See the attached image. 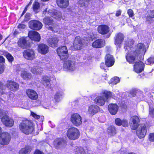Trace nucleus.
I'll return each mask as SVG.
<instances>
[{
    "mask_svg": "<svg viewBox=\"0 0 154 154\" xmlns=\"http://www.w3.org/2000/svg\"><path fill=\"white\" fill-rule=\"evenodd\" d=\"M105 60L106 65L107 66L109 67L112 66L114 63V60L112 56L107 54L105 57Z\"/></svg>",
    "mask_w": 154,
    "mask_h": 154,
    "instance_id": "obj_24",
    "label": "nucleus"
},
{
    "mask_svg": "<svg viewBox=\"0 0 154 154\" xmlns=\"http://www.w3.org/2000/svg\"><path fill=\"white\" fill-rule=\"evenodd\" d=\"M21 131L26 134L31 133L34 130L33 125L32 123L28 120H23L20 125Z\"/></svg>",
    "mask_w": 154,
    "mask_h": 154,
    "instance_id": "obj_2",
    "label": "nucleus"
},
{
    "mask_svg": "<svg viewBox=\"0 0 154 154\" xmlns=\"http://www.w3.org/2000/svg\"><path fill=\"white\" fill-rule=\"evenodd\" d=\"M115 123L116 125L118 126L122 125L124 127L128 126V122L126 120H122L119 118H117L115 120Z\"/></svg>",
    "mask_w": 154,
    "mask_h": 154,
    "instance_id": "obj_32",
    "label": "nucleus"
},
{
    "mask_svg": "<svg viewBox=\"0 0 154 154\" xmlns=\"http://www.w3.org/2000/svg\"><path fill=\"white\" fill-rule=\"evenodd\" d=\"M149 106V115L151 117L154 118V109L151 108L150 106Z\"/></svg>",
    "mask_w": 154,
    "mask_h": 154,
    "instance_id": "obj_47",
    "label": "nucleus"
},
{
    "mask_svg": "<svg viewBox=\"0 0 154 154\" xmlns=\"http://www.w3.org/2000/svg\"><path fill=\"white\" fill-rule=\"evenodd\" d=\"M63 67L65 70L74 71L75 69V62L71 60L66 61L64 63Z\"/></svg>",
    "mask_w": 154,
    "mask_h": 154,
    "instance_id": "obj_12",
    "label": "nucleus"
},
{
    "mask_svg": "<svg viewBox=\"0 0 154 154\" xmlns=\"http://www.w3.org/2000/svg\"><path fill=\"white\" fill-rule=\"evenodd\" d=\"M26 93L28 97L31 99L35 100L38 98L37 92L33 90L27 89L26 90Z\"/></svg>",
    "mask_w": 154,
    "mask_h": 154,
    "instance_id": "obj_23",
    "label": "nucleus"
},
{
    "mask_svg": "<svg viewBox=\"0 0 154 154\" xmlns=\"http://www.w3.org/2000/svg\"><path fill=\"white\" fill-rule=\"evenodd\" d=\"M114 94L110 92L105 91L103 94L101 96L97 97L94 100L95 103L100 106H103L106 100L109 97L114 98Z\"/></svg>",
    "mask_w": 154,
    "mask_h": 154,
    "instance_id": "obj_3",
    "label": "nucleus"
},
{
    "mask_svg": "<svg viewBox=\"0 0 154 154\" xmlns=\"http://www.w3.org/2000/svg\"><path fill=\"white\" fill-rule=\"evenodd\" d=\"M53 143L57 149L64 148L66 146V141L61 138L56 139L54 141Z\"/></svg>",
    "mask_w": 154,
    "mask_h": 154,
    "instance_id": "obj_14",
    "label": "nucleus"
},
{
    "mask_svg": "<svg viewBox=\"0 0 154 154\" xmlns=\"http://www.w3.org/2000/svg\"><path fill=\"white\" fill-rule=\"evenodd\" d=\"M19 29H24L26 27V26L23 24H20L18 26Z\"/></svg>",
    "mask_w": 154,
    "mask_h": 154,
    "instance_id": "obj_55",
    "label": "nucleus"
},
{
    "mask_svg": "<svg viewBox=\"0 0 154 154\" xmlns=\"http://www.w3.org/2000/svg\"><path fill=\"white\" fill-rule=\"evenodd\" d=\"M74 47L75 49L79 50L82 45V42L80 37L79 36L75 37L74 43Z\"/></svg>",
    "mask_w": 154,
    "mask_h": 154,
    "instance_id": "obj_28",
    "label": "nucleus"
},
{
    "mask_svg": "<svg viewBox=\"0 0 154 154\" xmlns=\"http://www.w3.org/2000/svg\"><path fill=\"white\" fill-rule=\"evenodd\" d=\"M46 12H47V9L46 8L45 10L43 11V14H46Z\"/></svg>",
    "mask_w": 154,
    "mask_h": 154,
    "instance_id": "obj_62",
    "label": "nucleus"
},
{
    "mask_svg": "<svg viewBox=\"0 0 154 154\" xmlns=\"http://www.w3.org/2000/svg\"><path fill=\"white\" fill-rule=\"evenodd\" d=\"M58 41V38L54 37L49 38L48 40V42L51 46L52 47H55L57 46Z\"/></svg>",
    "mask_w": 154,
    "mask_h": 154,
    "instance_id": "obj_30",
    "label": "nucleus"
},
{
    "mask_svg": "<svg viewBox=\"0 0 154 154\" xmlns=\"http://www.w3.org/2000/svg\"><path fill=\"white\" fill-rule=\"evenodd\" d=\"M31 71L33 74L36 75L39 74L43 72V69L38 66L33 67L31 68Z\"/></svg>",
    "mask_w": 154,
    "mask_h": 154,
    "instance_id": "obj_34",
    "label": "nucleus"
},
{
    "mask_svg": "<svg viewBox=\"0 0 154 154\" xmlns=\"http://www.w3.org/2000/svg\"><path fill=\"white\" fill-rule=\"evenodd\" d=\"M5 62V59L4 57L2 56H0V63H4Z\"/></svg>",
    "mask_w": 154,
    "mask_h": 154,
    "instance_id": "obj_56",
    "label": "nucleus"
},
{
    "mask_svg": "<svg viewBox=\"0 0 154 154\" xmlns=\"http://www.w3.org/2000/svg\"><path fill=\"white\" fill-rule=\"evenodd\" d=\"M21 76L23 79H30L31 78V74L28 73L27 72L25 71H22L21 73Z\"/></svg>",
    "mask_w": 154,
    "mask_h": 154,
    "instance_id": "obj_36",
    "label": "nucleus"
},
{
    "mask_svg": "<svg viewBox=\"0 0 154 154\" xmlns=\"http://www.w3.org/2000/svg\"><path fill=\"white\" fill-rule=\"evenodd\" d=\"M18 34V32L16 31H15L14 32V34L15 35H17Z\"/></svg>",
    "mask_w": 154,
    "mask_h": 154,
    "instance_id": "obj_63",
    "label": "nucleus"
},
{
    "mask_svg": "<svg viewBox=\"0 0 154 154\" xmlns=\"http://www.w3.org/2000/svg\"><path fill=\"white\" fill-rule=\"evenodd\" d=\"M144 67V64L139 60L138 62H136L134 65V71L137 73H140L143 70Z\"/></svg>",
    "mask_w": 154,
    "mask_h": 154,
    "instance_id": "obj_16",
    "label": "nucleus"
},
{
    "mask_svg": "<svg viewBox=\"0 0 154 154\" xmlns=\"http://www.w3.org/2000/svg\"><path fill=\"white\" fill-rule=\"evenodd\" d=\"M6 85L7 87L12 91H16L19 88V85L17 83L11 80L8 81Z\"/></svg>",
    "mask_w": 154,
    "mask_h": 154,
    "instance_id": "obj_17",
    "label": "nucleus"
},
{
    "mask_svg": "<svg viewBox=\"0 0 154 154\" xmlns=\"http://www.w3.org/2000/svg\"><path fill=\"white\" fill-rule=\"evenodd\" d=\"M4 55L6 56L9 62H11L13 61L14 58L9 53L5 52L4 53Z\"/></svg>",
    "mask_w": 154,
    "mask_h": 154,
    "instance_id": "obj_41",
    "label": "nucleus"
},
{
    "mask_svg": "<svg viewBox=\"0 0 154 154\" xmlns=\"http://www.w3.org/2000/svg\"><path fill=\"white\" fill-rule=\"evenodd\" d=\"M2 36L0 34V40H1L2 39Z\"/></svg>",
    "mask_w": 154,
    "mask_h": 154,
    "instance_id": "obj_64",
    "label": "nucleus"
},
{
    "mask_svg": "<svg viewBox=\"0 0 154 154\" xmlns=\"http://www.w3.org/2000/svg\"><path fill=\"white\" fill-rule=\"evenodd\" d=\"M145 63L148 65L154 63V57H150L148 58L146 61Z\"/></svg>",
    "mask_w": 154,
    "mask_h": 154,
    "instance_id": "obj_42",
    "label": "nucleus"
},
{
    "mask_svg": "<svg viewBox=\"0 0 154 154\" xmlns=\"http://www.w3.org/2000/svg\"><path fill=\"white\" fill-rule=\"evenodd\" d=\"M10 139V134L8 133L3 132L0 137V144L3 145H7L9 143Z\"/></svg>",
    "mask_w": 154,
    "mask_h": 154,
    "instance_id": "obj_8",
    "label": "nucleus"
},
{
    "mask_svg": "<svg viewBox=\"0 0 154 154\" xmlns=\"http://www.w3.org/2000/svg\"><path fill=\"white\" fill-rule=\"evenodd\" d=\"M39 7V3L37 2H35L33 5V8L34 11L36 13L38 12Z\"/></svg>",
    "mask_w": 154,
    "mask_h": 154,
    "instance_id": "obj_39",
    "label": "nucleus"
},
{
    "mask_svg": "<svg viewBox=\"0 0 154 154\" xmlns=\"http://www.w3.org/2000/svg\"><path fill=\"white\" fill-rule=\"evenodd\" d=\"M93 36L92 34L91 33L90 35L89 34L88 37H85L83 38V40L85 41H88V40L92 39L93 38Z\"/></svg>",
    "mask_w": 154,
    "mask_h": 154,
    "instance_id": "obj_45",
    "label": "nucleus"
},
{
    "mask_svg": "<svg viewBox=\"0 0 154 154\" xmlns=\"http://www.w3.org/2000/svg\"><path fill=\"white\" fill-rule=\"evenodd\" d=\"M149 139L151 142H154V133H151L149 134Z\"/></svg>",
    "mask_w": 154,
    "mask_h": 154,
    "instance_id": "obj_46",
    "label": "nucleus"
},
{
    "mask_svg": "<svg viewBox=\"0 0 154 154\" xmlns=\"http://www.w3.org/2000/svg\"><path fill=\"white\" fill-rule=\"evenodd\" d=\"M28 36L32 40L35 41H39L40 40V36L38 33L35 31H31L29 32Z\"/></svg>",
    "mask_w": 154,
    "mask_h": 154,
    "instance_id": "obj_18",
    "label": "nucleus"
},
{
    "mask_svg": "<svg viewBox=\"0 0 154 154\" xmlns=\"http://www.w3.org/2000/svg\"><path fill=\"white\" fill-rule=\"evenodd\" d=\"M154 18V11H152L150 12V15L149 17H148L147 18V20L149 21L150 20L149 19L150 18Z\"/></svg>",
    "mask_w": 154,
    "mask_h": 154,
    "instance_id": "obj_49",
    "label": "nucleus"
},
{
    "mask_svg": "<svg viewBox=\"0 0 154 154\" xmlns=\"http://www.w3.org/2000/svg\"><path fill=\"white\" fill-rule=\"evenodd\" d=\"M121 13V11H118L116 12V15L117 17L120 16Z\"/></svg>",
    "mask_w": 154,
    "mask_h": 154,
    "instance_id": "obj_58",
    "label": "nucleus"
},
{
    "mask_svg": "<svg viewBox=\"0 0 154 154\" xmlns=\"http://www.w3.org/2000/svg\"><path fill=\"white\" fill-rule=\"evenodd\" d=\"M119 78L117 77H115L111 79L109 81V83L114 85L119 82Z\"/></svg>",
    "mask_w": 154,
    "mask_h": 154,
    "instance_id": "obj_38",
    "label": "nucleus"
},
{
    "mask_svg": "<svg viewBox=\"0 0 154 154\" xmlns=\"http://www.w3.org/2000/svg\"><path fill=\"white\" fill-rule=\"evenodd\" d=\"M74 150L76 154H84L85 153L84 149L81 147L76 146Z\"/></svg>",
    "mask_w": 154,
    "mask_h": 154,
    "instance_id": "obj_37",
    "label": "nucleus"
},
{
    "mask_svg": "<svg viewBox=\"0 0 154 154\" xmlns=\"http://www.w3.org/2000/svg\"><path fill=\"white\" fill-rule=\"evenodd\" d=\"M108 132L111 134L112 135H113L116 134V130L114 126H110L108 129Z\"/></svg>",
    "mask_w": 154,
    "mask_h": 154,
    "instance_id": "obj_40",
    "label": "nucleus"
},
{
    "mask_svg": "<svg viewBox=\"0 0 154 154\" xmlns=\"http://www.w3.org/2000/svg\"><path fill=\"white\" fill-rule=\"evenodd\" d=\"M31 150L29 147H26L21 149L19 152V154H29Z\"/></svg>",
    "mask_w": 154,
    "mask_h": 154,
    "instance_id": "obj_35",
    "label": "nucleus"
},
{
    "mask_svg": "<svg viewBox=\"0 0 154 154\" xmlns=\"http://www.w3.org/2000/svg\"><path fill=\"white\" fill-rule=\"evenodd\" d=\"M38 52L42 54H45L49 51V47L46 45L41 44H39L38 47Z\"/></svg>",
    "mask_w": 154,
    "mask_h": 154,
    "instance_id": "obj_20",
    "label": "nucleus"
},
{
    "mask_svg": "<svg viewBox=\"0 0 154 154\" xmlns=\"http://www.w3.org/2000/svg\"><path fill=\"white\" fill-rule=\"evenodd\" d=\"M28 39L27 37H22L21 38L19 39L18 42V45L23 48H24L29 47V42L28 41Z\"/></svg>",
    "mask_w": 154,
    "mask_h": 154,
    "instance_id": "obj_15",
    "label": "nucleus"
},
{
    "mask_svg": "<svg viewBox=\"0 0 154 154\" xmlns=\"http://www.w3.org/2000/svg\"><path fill=\"white\" fill-rule=\"evenodd\" d=\"M133 44L131 41L125 42L124 44V49L126 53V59L129 63L133 64L137 62L139 56L144 55L146 50L144 45L142 43H139L135 46V49L131 48L130 46Z\"/></svg>",
    "mask_w": 154,
    "mask_h": 154,
    "instance_id": "obj_1",
    "label": "nucleus"
},
{
    "mask_svg": "<svg viewBox=\"0 0 154 154\" xmlns=\"http://www.w3.org/2000/svg\"><path fill=\"white\" fill-rule=\"evenodd\" d=\"M66 135L69 139L75 140L79 137L80 133L79 130L76 128L72 127L68 130L66 132Z\"/></svg>",
    "mask_w": 154,
    "mask_h": 154,
    "instance_id": "obj_4",
    "label": "nucleus"
},
{
    "mask_svg": "<svg viewBox=\"0 0 154 154\" xmlns=\"http://www.w3.org/2000/svg\"><path fill=\"white\" fill-rule=\"evenodd\" d=\"M57 97L58 98H57V99H54L55 100H56V101L58 102L60 101V99L61 97H59L58 96H57Z\"/></svg>",
    "mask_w": 154,
    "mask_h": 154,
    "instance_id": "obj_60",
    "label": "nucleus"
},
{
    "mask_svg": "<svg viewBox=\"0 0 154 154\" xmlns=\"http://www.w3.org/2000/svg\"><path fill=\"white\" fill-rule=\"evenodd\" d=\"M105 42L103 39H100L94 42L92 44V47L95 48H101L105 45Z\"/></svg>",
    "mask_w": 154,
    "mask_h": 154,
    "instance_id": "obj_22",
    "label": "nucleus"
},
{
    "mask_svg": "<svg viewBox=\"0 0 154 154\" xmlns=\"http://www.w3.org/2000/svg\"><path fill=\"white\" fill-rule=\"evenodd\" d=\"M63 95V92L60 91H57L56 92V93L54 97V99H57L58 98L57 97V96H58L59 97H61Z\"/></svg>",
    "mask_w": 154,
    "mask_h": 154,
    "instance_id": "obj_44",
    "label": "nucleus"
},
{
    "mask_svg": "<svg viewBox=\"0 0 154 154\" xmlns=\"http://www.w3.org/2000/svg\"><path fill=\"white\" fill-rule=\"evenodd\" d=\"M139 120L138 117L136 116H134L131 118V120L132 121V123H131L130 126L132 129H136L137 127L139 125L138 124Z\"/></svg>",
    "mask_w": 154,
    "mask_h": 154,
    "instance_id": "obj_27",
    "label": "nucleus"
},
{
    "mask_svg": "<svg viewBox=\"0 0 154 154\" xmlns=\"http://www.w3.org/2000/svg\"><path fill=\"white\" fill-rule=\"evenodd\" d=\"M29 6V5H27L26 6V7L24 10L23 11L22 14L21 16H22L26 12V11L27 10V8Z\"/></svg>",
    "mask_w": 154,
    "mask_h": 154,
    "instance_id": "obj_57",
    "label": "nucleus"
},
{
    "mask_svg": "<svg viewBox=\"0 0 154 154\" xmlns=\"http://www.w3.org/2000/svg\"><path fill=\"white\" fill-rule=\"evenodd\" d=\"M44 107L45 108H46L47 109H50V107H49V106H46L45 104H44Z\"/></svg>",
    "mask_w": 154,
    "mask_h": 154,
    "instance_id": "obj_59",
    "label": "nucleus"
},
{
    "mask_svg": "<svg viewBox=\"0 0 154 154\" xmlns=\"http://www.w3.org/2000/svg\"><path fill=\"white\" fill-rule=\"evenodd\" d=\"M136 129V134L140 138L144 137L146 133V127L144 124H139L137 127Z\"/></svg>",
    "mask_w": 154,
    "mask_h": 154,
    "instance_id": "obj_6",
    "label": "nucleus"
},
{
    "mask_svg": "<svg viewBox=\"0 0 154 154\" xmlns=\"http://www.w3.org/2000/svg\"><path fill=\"white\" fill-rule=\"evenodd\" d=\"M127 13L130 17H132L134 15L133 11L131 9H128Z\"/></svg>",
    "mask_w": 154,
    "mask_h": 154,
    "instance_id": "obj_48",
    "label": "nucleus"
},
{
    "mask_svg": "<svg viewBox=\"0 0 154 154\" xmlns=\"http://www.w3.org/2000/svg\"><path fill=\"white\" fill-rule=\"evenodd\" d=\"M2 123L5 126L11 127L14 125V121L13 119L9 118L7 115H5L1 118Z\"/></svg>",
    "mask_w": 154,
    "mask_h": 154,
    "instance_id": "obj_11",
    "label": "nucleus"
},
{
    "mask_svg": "<svg viewBox=\"0 0 154 154\" xmlns=\"http://www.w3.org/2000/svg\"><path fill=\"white\" fill-rule=\"evenodd\" d=\"M71 121L73 125L78 126L82 124V117L79 114L74 113L71 116Z\"/></svg>",
    "mask_w": 154,
    "mask_h": 154,
    "instance_id": "obj_9",
    "label": "nucleus"
},
{
    "mask_svg": "<svg viewBox=\"0 0 154 154\" xmlns=\"http://www.w3.org/2000/svg\"><path fill=\"white\" fill-rule=\"evenodd\" d=\"M118 108V106L116 104H110L108 107L109 112L112 115H115L117 113Z\"/></svg>",
    "mask_w": 154,
    "mask_h": 154,
    "instance_id": "obj_25",
    "label": "nucleus"
},
{
    "mask_svg": "<svg viewBox=\"0 0 154 154\" xmlns=\"http://www.w3.org/2000/svg\"><path fill=\"white\" fill-rule=\"evenodd\" d=\"M57 4L60 8H66L69 5L68 0H56Z\"/></svg>",
    "mask_w": 154,
    "mask_h": 154,
    "instance_id": "obj_29",
    "label": "nucleus"
},
{
    "mask_svg": "<svg viewBox=\"0 0 154 154\" xmlns=\"http://www.w3.org/2000/svg\"><path fill=\"white\" fill-rule=\"evenodd\" d=\"M109 30L108 26L105 25H100L98 27V32L103 35L107 34L109 32Z\"/></svg>",
    "mask_w": 154,
    "mask_h": 154,
    "instance_id": "obj_26",
    "label": "nucleus"
},
{
    "mask_svg": "<svg viewBox=\"0 0 154 154\" xmlns=\"http://www.w3.org/2000/svg\"><path fill=\"white\" fill-rule=\"evenodd\" d=\"M124 38V36L122 33L116 34L115 37V45L120 47V45L123 41Z\"/></svg>",
    "mask_w": 154,
    "mask_h": 154,
    "instance_id": "obj_19",
    "label": "nucleus"
},
{
    "mask_svg": "<svg viewBox=\"0 0 154 154\" xmlns=\"http://www.w3.org/2000/svg\"><path fill=\"white\" fill-rule=\"evenodd\" d=\"M48 14L51 16H52L54 18L57 19L60 18L61 17V14L59 12H57L55 11H53L52 10L49 11Z\"/></svg>",
    "mask_w": 154,
    "mask_h": 154,
    "instance_id": "obj_31",
    "label": "nucleus"
},
{
    "mask_svg": "<svg viewBox=\"0 0 154 154\" xmlns=\"http://www.w3.org/2000/svg\"><path fill=\"white\" fill-rule=\"evenodd\" d=\"M2 128H1V127H0V137L1 136V134L2 133H3L2 132Z\"/></svg>",
    "mask_w": 154,
    "mask_h": 154,
    "instance_id": "obj_61",
    "label": "nucleus"
},
{
    "mask_svg": "<svg viewBox=\"0 0 154 154\" xmlns=\"http://www.w3.org/2000/svg\"><path fill=\"white\" fill-rule=\"evenodd\" d=\"M43 22L45 24L46 27L49 29L55 32H58L56 29L58 27L57 26L55 25L52 19L50 17H46L44 19Z\"/></svg>",
    "mask_w": 154,
    "mask_h": 154,
    "instance_id": "obj_5",
    "label": "nucleus"
},
{
    "mask_svg": "<svg viewBox=\"0 0 154 154\" xmlns=\"http://www.w3.org/2000/svg\"><path fill=\"white\" fill-rule=\"evenodd\" d=\"M57 52L61 60H64L68 57V51L66 46H63L58 48Z\"/></svg>",
    "mask_w": 154,
    "mask_h": 154,
    "instance_id": "obj_7",
    "label": "nucleus"
},
{
    "mask_svg": "<svg viewBox=\"0 0 154 154\" xmlns=\"http://www.w3.org/2000/svg\"><path fill=\"white\" fill-rule=\"evenodd\" d=\"M23 55L25 59L30 60H34L35 58V51L32 49L25 50L23 53Z\"/></svg>",
    "mask_w": 154,
    "mask_h": 154,
    "instance_id": "obj_10",
    "label": "nucleus"
},
{
    "mask_svg": "<svg viewBox=\"0 0 154 154\" xmlns=\"http://www.w3.org/2000/svg\"><path fill=\"white\" fill-rule=\"evenodd\" d=\"M30 14L29 13H27L25 16V20L26 21H28L30 18Z\"/></svg>",
    "mask_w": 154,
    "mask_h": 154,
    "instance_id": "obj_51",
    "label": "nucleus"
},
{
    "mask_svg": "<svg viewBox=\"0 0 154 154\" xmlns=\"http://www.w3.org/2000/svg\"><path fill=\"white\" fill-rule=\"evenodd\" d=\"M106 66H107L106 65V64H105L104 63H102L100 64V67L101 69H105V68Z\"/></svg>",
    "mask_w": 154,
    "mask_h": 154,
    "instance_id": "obj_53",
    "label": "nucleus"
},
{
    "mask_svg": "<svg viewBox=\"0 0 154 154\" xmlns=\"http://www.w3.org/2000/svg\"><path fill=\"white\" fill-rule=\"evenodd\" d=\"M42 23L36 20H32L29 22V27L32 29L38 30L42 28Z\"/></svg>",
    "mask_w": 154,
    "mask_h": 154,
    "instance_id": "obj_13",
    "label": "nucleus"
},
{
    "mask_svg": "<svg viewBox=\"0 0 154 154\" xmlns=\"http://www.w3.org/2000/svg\"><path fill=\"white\" fill-rule=\"evenodd\" d=\"M99 107L95 105H91L88 107L87 113L91 116H92L99 111Z\"/></svg>",
    "mask_w": 154,
    "mask_h": 154,
    "instance_id": "obj_21",
    "label": "nucleus"
},
{
    "mask_svg": "<svg viewBox=\"0 0 154 154\" xmlns=\"http://www.w3.org/2000/svg\"><path fill=\"white\" fill-rule=\"evenodd\" d=\"M4 70V66L3 65L0 64V73H2Z\"/></svg>",
    "mask_w": 154,
    "mask_h": 154,
    "instance_id": "obj_52",
    "label": "nucleus"
},
{
    "mask_svg": "<svg viewBox=\"0 0 154 154\" xmlns=\"http://www.w3.org/2000/svg\"><path fill=\"white\" fill-rule=\"evenodd\" d=\"M5 88V86L2 83V82H0V94H2L4 93V90Z\"/></svg>",
    "mask_w": 154,
    "mask_h": 154,
    "instance_id": "obj_43",
    "label": "nucleus"
},
{
    "mask_svg": "<svg viewBox=\"0 0 154 154\" xmlns=\"http://www.w3.org/2000/svg\"><path fill=\"white\" fill-rule=\"evenodd\" d=\"M34 154H44L42 151L38 150H36L34 152Z\"/></svg>",
    "mask_w": 154,
    "mask_h": 154,
    "instance_id": "obj_54",
    "label": "nucleus"
},
{
    "mask_svg": "<svg viewBox=\"0 0 154 154\" xmlns=\"http://www.w3.org/2000/svg\"><path fill=\"white\" fill-rule=\"evenodd\" d=\"M31 114L35 119H38L40 118V116L39 115H37L35 113L32 112H31Z\"/></svg>",
    "mask_w": 154,
    "mask_h": 154,
    "instance_id": "obj_50",
    "label": "nucleus"
},
{
    "mask_svg": "<svg viewBox=\"0 0 154 154\" xmlns=\"http://www.w3.org/2000/svg\"><path fill=\"white\" fill-rule=\"evenodd\" d=\"M50 79L49 77L47 76H45L43 77L42 82L44 85L47 87H50Z\"/></svg>",
    "mask_w": 154,
    "mask_h": 154,
    "instance_id": "obj_33",
    "label": "nucleus"
}]
</instances>
